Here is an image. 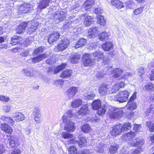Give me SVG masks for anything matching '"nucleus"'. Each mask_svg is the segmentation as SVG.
Segmentation results:
<instances>
[{"instance_id": "nucleus-1", "label": "nucleus", "mask_w": 154, "mask_h": 154, "mask_svg": "<svg viewBox=\"0 0 154 154\" xmlns=\"http://www.w3.org/2000/svg\"><path fill=\"white\" fill-rule=\"evenodd\" d=\"M103 59L104 64L108 62V59L106 60L103 53L97 51L93 53L84 54L82 57L83 65L85 66H90L94 64L96 61Z\"/></svg>"}, {"instance_id": "nucleus-2", "label": "nucleus", "mask_w": 154, "mask_h": 154, "mask_svg": "<svg viewBox=\"0 0 154 154\" xmlns=\"http://www.w3.org/2000/svg\"><path fill=\"white\" fill-rule=\"evenodd\" d=\"M135 133L132 132L125 134L122 137V139L124 140H128V143L130 146H137L139 147L143 144V141L134 137Z\"/></svg>"}, {"instance_id": "nucleus-3", "label": "nucleus", "mask_w": 154, "mask_h": 154, "mask_svg": "<svg viewBox=\"0 0 154 154\" xmlns=\"http://www.w3.org/2000/svg\"><path fill=\"white\" fill-rule=\"evenodd\" d=\"M129 92L126 90L120 91L117 93L114 97V99L120 103L127 101L128 100Z\"/></svg>"}, {"instance_id": "nucleus-4", "label": "nucleus", "mask_w": 154, "mask_h": 154, "mask_svg": "<svg viewBox=\"0 0 154 154\" xmlns=\"http://www.w3.org/2000/svg\"><path fill=\"white\" fill-rule=\"evenodd\" d=\"M123 111L120 109L111 108L108 111V114L111 119H119L122 116Z\"/></svg>"}, {"instance_id": "nucleus-5", "label": "nucleus", "mask_w": 154, "mask_h": 154, "mask_svg": "<svg viewBox=\"0 0 154 154\" xmlns=\"http://www.w3.org/2000/svg\"><path fill=\"white\" fill-rule=\"evenodd\" d=\"M69 44V41L67 38H63L55 47V49H56V51H62L68 48Z\"/></svg>"}, {"instance_id": "nucleus-6", "label": "nucleus", "mask_w": 154, "mask_h": 154, "mask_svg": "<svg viewBox=\"0 0 154 154\" xmlns=\"http://www.w3.org/2000/svg\"><path fill=\"white\" fill-rule=\"evenodd\" d=\"M101 141L98 140L94 145L95 150L100 154L104 152L105 150L107 149V145L101 144Z\"/></svg>"}, {"instance_id": "nucleus-7", "label": "nucleus", "mask_w": 154, "mask_h": 154, "mask_svg": "<svg viewBox=\"0 0 154 154\" xmlns=\"http://www.w3.org/2000/svg\"><path fill=\"white\" fill-rule=\"evenodd\" d=\"M63 137L65 139H69L67 142V143H66L65 144H75L77 142V140L75 139L76 138L74 137L73 135L67 132H63L61 134Z\"/></svg>"}, {"instance_id": "nucleus-8", "label": "nucleus", "mask_w": 154, "mask_h": 154, "mask_svg": "<svg viewBox=\"0 0 154 154\" xmlns=\"http://www.w3.org/2000/svg\"><path fill=\"white\" fill-rule=\"evenodd\" d=\"M66 15L67 14L65 11H57L54 16V20L57 23H59L65 20Z\"/></svg>"}, {"instance_id": "nucleus-9", "label": "nucleus", "mask_w": 154, "mask_h": 154, "mask_svg": "<svg viewBox=\"0 0 154 154\" xmlns=\"http://www.w3.org/2000/svg\"><path fill=\"white\" fill-rule=\"evenodd\" d=\"M60 33L57 31H54L48 35V42L51 44L56 42L59 38Z\"/></svg>"}, {"instance_id": "nucleus-10", "label": "nucleus", "mask_w": 154, "mask_h": 154, "mask_svg": "<svg viewBox=\"0 0 154 154\" xmlns=\"http://www.w3.org/2000/svg\"><path fill=\"white\" fill-rule=\"evenodd\" d=\"M99 93L100 96H105L108 93L109 87L106 83H103L99 87Z\"/></svg>"}, {"instance_id": "nucleus-11", "label": "nucleus", "mask_w": 154, "mask_h": 154, "mask_svg": "<svg viewBox=\"0 0 154 154\" xmlns=\"http://www.w3.org/2000/svg\"><path fill=\"white\" fill-rule=\"evenodd\" d=\"M121 128V125L120 124L116 125L113 126L110 132L111 135L115 137L122 133Z\"/></svg>"}, {"instance_id": "nucleus-12", "label": "nucleus", "mask_w": 154, "mask_h": 154, "mask_svg": "<svg viewBox=\"0 0 154 154\" xmlns=\"http://www.w3.org/2000/svg\"><path fill=\"white\" fill-rule=\"evenodd\" d=\"M82 18L84 19L83 24L85 26H89L92 24L94 22L93 19L91 17L87 14H85L82 16L81 19Z\"/></svg>"}, {"instance_id": "nucleus-13", "label": "nucleus", "mask_w": 154, "mask_h": 154, "mask_svg": "<svg viewBox=\"0 0 154 154\" xmlns=\"http://www.w3.org/2000/svg\"><path fill=\"white\" fill-rule=\"evenodd\" d=\"M66 66V63H63L57 67H55L49 68L48 69V72H51L53 74H55L59 72L60 70L63 69L65 68Z\"/></svg>"}, {"instance_id": "nucleus-14", "label": "nucleus", "mask_w": 154, "mask_h": 154, "mask_svg": "<svg viewBox=\"0 0 154 154\" xmlns=\"http://www.w3.org/2000/svg\"><path fill=\"white\" fill-rule=\"evenodd\" d=\"M108 71L112 74V76L114 78H117L119 77L122 73L123 70L120 69H113L112 68H109L108 69Z\"/></svg>"}, {"instance_id": "nucleus-15", "label": "nucleus", "mask_w": 154, "mask_h": 154, "mask_svg": "<svg viewBox=\"0 0 154 154\" xmlns=\"http://www.w3.org/2000/svg\"><path fill=\"white\" fill-rule=\"evenodd\" d=\"M78 90V88L76 87H71L67 90V97L68 99L72 98L76 94Z\"/></svg>"}, {"instance_id": "nucleus-16", "label": "nucleus", "mask_w": 154, "mask_h": 154, "mask_svg": "<svg viewBox=\"0 0 154 154\" xmlns=\"http://www.w3.org/2000/svg\"><path fill=\"white\" fill-rule=\"evenodd\" d=\"M99 28L96 26H94L88 30V37L91 38L97 35L100 31Z\"/></svg>"}, {"instance_id": "nucleus-17", "label": "nucleus", "mask_w": 154, "mask_h": 154, "mask_svg": "<svg viewBox=\"0 0 154 154\" xmlns=\"http://www.w3.org/2000/svg\"><path fill=\"white\" fill-rule=\"evenodd\" d=\"M37 72L36 70L30 71L28 69H23L22 71V73L23 74L26 76L30 77H33L36 76V74Z\"/></svg>"}, {"instance_id": "nucleus-18", "label": "nucleus", "mask_w": 154, "mask_h": 154, "mask_svg": "<svg viewBox=\"0 0 154 154\" xmlns=\"http://www.w3.org/2000/svg\"><path fill=\"white\" fill-rule=\"evenodd\" d=\"M27 26L28 27L26 29V32L30 34L34 32L37 29V24L34 23H29L27 24Z\"/></svg>"}, {"instance_id": "nucleus-19", "label": "nucleus", "mask_w": 154, "mask_h": 154, "mask_svg": "<svg viewBox=\"0 0 154 154\" xmlns=\"http://www.w3.org/2000/svg\"><path fill=\"white\" fill-rule=\"evenodd\" d=\"M12 117L16 122L24 120L25 118L24 115L20 112H17L14 113L12 115Z\"/></svg>"}, {"instance_id": "nucleus-20", "label": "nucleus", "mask_w": 154, "mask_h": 154, "mask_svg": "<svg viewBox=\"0 0 154 154\" xmlns=\"http://www.w3.org/2000/svg\"><path fill=\"white\" fill-rule=\"evenodd\" d=\"M75 128L74 123L72 122H69L65 123L64 130L70 132H72L75 131Z\"/></svg>"}, {"instance_id": "nucleus-21", "label": "nucleus", "mask_w": 154, "mask_h": 154, "mask_svg": "<svg viewBox=\"0 0 154 154\" xmlns=\"http://www.w3.org/2000/svg\"><path fill=\"white\" fill-rule=\"evenodd\" d=\"M94 3V1L93 0H87L83 5V8L86 11H88L93 6Z\"/></svg>"}, {"instance_id": "nucleus-22", "label": "nucleus", "mask_w": 154, "mask_h": 154, "mask_svg": "<svg viewBox=\"0 0 154 154\" xmlns=\"http://www.w3.org/2000/svg\"><path fill=\"white\" fill-rule=\"evenodd\" d=\"M72 74V71L71 70L66 69L62 72L60 74V77L62 78H68Z\"/></svg>"}, {"instance_id": "nucleus-23", "label": "nucleus", "mask_w": 154, "mask_h": 154, "mask_svg": "<svg viewBox=\"0 0 154 154\" xmlns=\"http://www.w3.org/2000/svg\"><path fill=\"white\" fill-rule=\"evenodd\" d=\"M30 9L29 4H26L21 5L19 8V12L21 14L26 13L29 11Z\"/></svg>"}, {"instance_id": "nucleus-24", "label": "nucleus", "mask_w": 154, "mask_h": 154, "mask_svg": "<svg viewBox=\"0 0 154 154\" xmlns=\"http://www.w3.org/2000/svg\"><path fill=\"white\" fill-rule=\"evenodd\" d=\"M50 2V0H40L38 3V8L40 9L46 8L49 6Z\"/></svg>"}, {"instance_id": "nucleus-25", "label": "nucleus", "mask_w": 154, "mask_h": 154, "mask_svg": "<svg viewBox=\"0 0 154 154\" xmlns=\"http://www.w3.org/2000/svg\"><path fill=\"white\" fill-rule=\"evenodd\" d=\"M1 126L2 130L6 133L11 134L13 130L11 128L7 123H4L2 124Z\"/></svg>"}, {"instance_id": "nucleus-26", "label": "nucleus", "mask_w": 154, "mask_h": 154, "mask_svg": "<svg viewBox=\"0 0 154 154\" xmlns=\"http://www.w3.org/2000/svg\"><path fill=\"white\" fill-rule=\"evenodd\" d=\"M110 3L112 5L118 8H122L124 6L123 4L118 0H111Z\"/></svg>"}, {"instance_id": "nucleus-27", "label": "nucleus", "mask_w": 154, "mask_h": 154, "mask_svg": "<svg viewBox=\"0 0 154 154\" xmlns=\"http://www.w3.org/2000/svg\"><path fill=\"white\" fill-rule=\"evenodd\" d=\"M19 143L17 137H11L9 140V145L11 147H15L16 145H18Z\"/></svg>"}, {"instance_id": "nucleus-28", "label": "nucleus", "mask_w": 154, "mask_h": 154, "mask_svg": "<svg viewBox=\"0 0 154 154\" xmlns=\"http://www.w3.org/2000/svg\"><path fill=\"white\" fill-rule=\"evenodd\" d=\"M27 23H21L17 28L16 32L18 34H20L23 32L26 27Z\"/></svg>"}, {"instance_id": "nucleus-29", "label": "nucleus", "mask_w": 154, "mask_h": 154, "mask_svg": "<svg viewBox=\"0 0 154 154\" xmlns=\"http://www.w3.org/2000/svg\"><path fill=\"white\" fill-rule=\"evenodd\" d=\"M118 149V146L115 143L111 144L109 146V152L111 154L116 153Z\"/></svg>"}, {"instance_id": "nucleus-30", "label": "nucleus", "mask_w": 154, "mask_h": 154, "mask_svg": "<svg viewBox=\"0 0 154 154\" xmlns=\"http://www.w3.org/2000/svg\"><path fill=\"white\" fill-rule=\"evenodd\" d=\"M88 112V106L86 105H84L79 110L78 113L80 115L83 116L84 115L87 114Z\"/></svg>"}, {"instance_id": "nucleus-31", "label": "nucleus", "mask_w": 154, "mask_h": 154, "mask_svg": "<svg viewBox=\"0 0 154 154\" xmlns=\"http://www.w3.org/2000/svg\"><path fill=\"white\" fill-rule=\"evenodd\" d=\"M126 107L127 109L133 110L136 108L137 105L133 101H128Z\"/></svg>"}, {"instance_id": "nucleus-32", "label": "nucleus", "mask_w": 154, "mask_h": 154, "mask_svg": "<svg viewBox=\"0 0 154 154\" xmlns=\"http://www.w3.org/2000/svg\"><path fill=\"white\" fill-rule=\"evenodd\" d=\"M47 57L45 54H44L40 56L32 58L31 59L32 62L34 63L40 62L42 60L44 59Z\"/></svg>"}, {"instance_id": "nucleus-33", "label": "nucleus", "mask_w": 154, "mask_h": 154, "mask_svg": "<svg viewBox=\"0 0 154 154\" xmlns=\"http://www.w3.org/2000/svg\"><path fill=\"white\" fill-rule=\"evenodd\" d=\"M86 41L85 39L81 38L77 41L74 47L75 48L81 47L85 45Z\"/></svg>"}, {"instance_id": "nucleus-34", "label": "nucleus", "mask_w": 154, "mask_h": 154, "mask_svg": "<svg viewBox=\"0 0 154 154\" xmlns=\"http://www.w3.org/2000/svg\"><path fill=\"white\" fill-rule=\"evenodd\" d=\"M102 47L104 51H108L113 48V45L111 42H107L103 44Z\"/></svg>"}, {"instance_id": "nucleus-35", "label": "nucleus", "mask_w": 154, "mask_h": 154, "mask_svg": "<svg viewBox=\"0 0 154 154\" xmlns=\"http://www.w3.org/2000/svg\"><path fill=\"white\" fill-rule=\"evenodd\" d=\"M82 100L78 99H75L71 103V106L74 108L78 107L80 106L82 104Z\"/></svg>"}, {"instance_id": "nucleus-36", "label": "nucleus", "mask_w": 154, "mask_h": 154, "mask_svg": "<svg viewBox=\"0 0 154 154\" xmlns=\"http://www.w3.org/2000/svg\"><path fill=\"white\" fill-rule=\"evenodd\" d=\"M80 58L79 55L75 54L73 56H70L69 58L70 62L73 64L77 63Z\"/></svg>"}, {"instance_id": "nucleus-37", "label": "nucleus", "mask_w": 154, "mask_h": 154, "mask_svg": "<svg viewBox=\"0 0 154 154\" xmlns=\"http://www.w3.org/2000/svg\"><path fill=\"white\" fill-rule=\"evenodd\" d=\"M98 109V114L100 116H102L105 114L107 109V107L106 105L104 104L102 106L100 107Z\"/></svg>"}, {"instance_id": "nucleus-38", "label": "nucleus", "mask_w": 154, "mask_h": 154, "mask_svg": "<svg viewBox=\"0 0 154 154\" xmlns=\"http://www.w3.org/2000/svg\"><path fill=\"white\" fill-rule=\"evenodd\" d=\"M22 39L21 38L17 36H14L11 38V41L10 43L12 45H16L20 42Z\"/></svg>"}, {"instance_id": "nucleus-39", "label": "nucleus", "mask_w": 154, "mask_h": 154, "mask_svg": "<svg viewBox=\"0 0 154 154\" xmlns=\"http://www.w3.org/2000/svg\"><path fill=\"white\" fill-rule=\"evenodd\" d=\"M121 129L122 133L126 132L131 129V124L129 122H126L122 126L121 125Z\"/></svg>"}, {"instance_id": "nucleus-40", "label": "nucleus", "mask_w": 154, "mask_h": 154, "mask_svg": "<svg viewBox=\"0 0 154 154\" xmlns=\"http://www.w3.org/2000/svg\"><path fill=\"white\" fill-rule=\"evenodd\" d=\"M101 102L99 100H94L92 102V108L95 110L98 109L101 106Z\"/></svg>"}, {"instance_id": "nucleus-41", "label": "nucleus", "mask_w": 154, "mask_h": 154, "mask_svg": "<svg viewBox=\"0 0 154 154\" xmlns=\"http://www.w3.org/2000/svg\"><path fill=\"white\" fill-rule=\"evenodd\" d=\"M143 88L148 91H152L154 89V85L150 83L146 84L144 85Z\"/></svg>"}, {"instance_id": "nucleus-42", "label": "nucleus", "mask_w": 154, "mask_h": 154, "mask_svg": "<svg viewBox=\"0 0 154 154\" xmlns=\"http://www.w3.org/2000/svg\"><path fill=\"white\" fill-rule=\"evenodd\" d=\"M109 34L107 32H104L100 34L99 35V39L101 41L107 39L108 37L109 36Z\"/></svg>"}, {"instance_id": "nucleus-43", "label": "nucleus", "mask_w": 154, "mask_h": 154, "mask_svg": "<svg viewBox=\"0 0 154 154\" xmlns=\"http://www.w3.org/2000/svg\"><path fill=\"white\" fill-rule=\"evenodd\" d=\"M97 23L100 25L104 26L106 24V20L104 19L103 16L100 15L97 16Z\"/></svg>"}, {"instance_id": "nucleus-44", "label": "nucleus", "mask_w": 154, "mask_h": 154, "mask_svg": "<svg viewBox=\"0 0 154 154\" xmlns=\"http://www.w3.org/2000/svg\"><path fill=\"white\" fill-rule=\"evenodd\" d=\"M0 119L5 122H8L10 124H13V123L14 122L12 118L11 117L2 116Z\"/></svg>"}, {"instance_id": "nucleus-45", "label": "nucleus", "mask_w": 154, "mask_h": 154, "mask_svg": "<svg viewBox=\"0 0 154 154\" xmlns=\"http://www.w3.org/2000/svg\"><path fill=\"white\" fill-rule=\"evenodd\" d=\"M87 143L86 138L85 137H83L80 138V141L78 142V144L80 147H83L86 145Z\"/></svg>"}, {"instance_id": "nucleus-46", "label": "nucleus", "mask_w": 154, "mask_h": 154, "mask_svg": "<svg viewBox=\"0 0 154 154\" xmlns=\"http://www.w3.org/2000/svg\"><path fill=\"white\" fill-rule=\"evenodd\" d=\"M125 5L127 8L133 9L135 4L133 1L130 0L125 2Z\"/></svg>"}, {"instance_id": "nucleus-47", "label": "nucleus", "mask_w": 154, "mask_h": 154, "mask_svg": "<svg viewBox=\"0 0 154 154\" xmlns=\"http://www.w3.org/2000/svg\"><path fill=\"white\" fill-rule=\"evenodd\" d=\"M81 129L82 131L85 133H88L91 130V128L88 124H84L81 127Z\"/></svg>"}, {"instance_id": "nucleus-48", "label": "nucleus", "mask_w": 154, "mask_h": 154, "mask_svg": "<svg viewBox=\"0 0 154 154\" xmlns=\"http://www.w3.org/2000/svg\"><path fill=\"white\" fill-rule=\"evenodd\" d=\"M44 49V48L43 47H41L36 48L34 50V52L33 54V56H34L42 53L43 52Z\"/></svg>"}, {"instance_id": "nucleus-49", "label": "nucleus", "mask_w": 154, "mask_h": 154, "mask_svg": "<svg viewBox=\"0 0 154 154\" xmlns=\"http://www.w3.org/2000/svg\"><path fill=\"white\" fill-rule=\"evenodd\" d=\"M95 96V95L93 93L91 94H85L84 96V99L86 100H92Z\"/></svg>"}, {"instance_id": "nucleus-50", "label": "nucleus", "mask_w": 154, "mask_h": 154, "mask_svg": "<svg viewBox=\"0 0 154 154\" xmlns=\"http://www.w3.org/2000/svg\"><path fill=\"white\" fill-rule=\"evenodd\" d=\"M69 154H76L77 152L76 148L74 146H72L68 149Z\"/></svg>"}, {"instance_id": "nucleus-51", "label": "nucleus", "mask_w": 154, "mask_h": 154, "mask_svg": "<svg viewBox=\"0 0 154 154\" xmlns=\"http://www.w3.org/2000/svg\"><path fill=\"white\" fill-rule=\"evenodd\" d=\"M125 79H120L119 82L116 83L117 85L120 88L125 86Z\"/></svg>"}, {"instance_id": "nucleus-52", "label": "nucleus", "mask_w": 154, "mask_h": 154, "mask_svg": "<svg viewBox=\"0 0 154 154\" xmlns=\"http://www.w3.org/2000/svg\"><path fill=\"white\" fill-rule=\"evenodd\" d=\"M106 74L107 72L106 71H102L96 74V77L99 78H102L104 77Z\"/></svg>"}, {"instance_id": "nucleus-53", "label": "nucleus", "mask_w": 154, "mask_h": 154, "mask_svg": "<svg viewBox=\"0 0 154 154\" xmlns=\"http://www.w3.org/2000/svg\"><path fill=\"white\" fill-rule=\"evenodd\" d=\"M143 7H140L133 11V13L135 15H137L141 13L143 11Z\"/></svg>"}, {"instance_id": "nucleus-54", "label": "nucleus", "mask_w": 154, "mask_h": 154, "mask_svg": "<svg viewBox=\"0 0 154 154\" xmlns=\"http://www.w3.org/2000/svg\"><path fill=\"white\" fill-rule=\"evenodd\" d=\"M93 152V150L91 149H85L81 151L79 154H91Z\"/></svg>"}, {"instance_id": "nucleus-55", "label": "nucleus", "mask_w": 154, "mask_h": 154, "mask_svg": "<svg viewBox=\"0 0 154 154\" xmlns=\"http://www.w3.org/2000/svg\"><path fill=\"white\" fill-rule=\"evenodd\" d=\"M10 99L9 97L3 95L0 96V100L5 102H7L9 101Z\"/></svg>"}, {"instance_id": "nucleus-56", "label": "nucleus", "mask_w": 154, "mask_h": 154, "mask_svg": "<svg viewBox=\"0 0 154 154\" xmlns=\"http://www.w3.org/2000/svg\"><path fill=\"white\" fill-rule=\"evenodd\" d=\"M32 112L34 115H40V112L38 108L36 107H34L33 110Z\"/></svg>"}, {"instance_id": "nucleus-57", "label": "nucleus", "mask_w": 154, "mask_h": 154, "mask_svg": "<svg viewBox=\"0 0 154 154\" xmlns=\"http://www.w3.org/2000/svg\"><path fill=\"white\" fill-rule=\"evenodd\" d=\"M120 89L119 87L117 85V84H116L112 86L111 90V93H114L116 92L118 90Z\"/></svg>"}, {"instance_id": "nucleus-58", "label": "nucleus", "mask_w": 154, "mask_h": 154, "mask_svg": "<svg viewBox=\"0 0 154 154\" xmlns=\"http://www.w3.org/2000/svg\"><path fill=\"white\" fill-rule=\"evenodd\" d=\"M64 114L66 115L68 118L71 117L75 116V114L72 112V111L70 110H68Z\"/></svg>"}, {"instance_id": "nucleus-59", "label": "nucleus", "mask_w": 154, "mask_h": 154, "mask_svg": "<svg viewBox=\"0 0 154 154\" xmlns=\"http://www.w3.org/2000/svg\"><path fill=\"white\" fill-rule=\"evenodd\" d=\"M64 80L63 79H59L56 81L55 82V84L56 85L62 86L63 84Z\"/></svg>"}, {"instance_id": "nucleus-60", "label": "nucleus", "mask_w": 154, "mask_h": 154, "mask_svg": "<svg viewBox=\"0 0 154 154\" xmlns=\"http://www.w3.org/2000/svg\"><path fill=\"white\" fill-rule=\"evenodd\" d=\"M62 119L63 122L65 123L69 122H70V121H69V118L65 114L62 116Z\"/></svg>"}, {"instance_id": "nucleus-61", "label": "nucleus", "mask_w": 154, "mask_h": 154, "mask_svg": "<svg viewBox=\"0 0 154 154\" xmlns=\"http://www.w3.org/2000/svg\"><path fill=\"white\" fill-rule=\"evenodd\" d=\"M29 54V51L28 50H24L20 53V55L22 57H26Z\"/></svg>"}, {"instance_id": "nucleus-62", "label": "nucleus", "mask_w": 154, "mask_h": 154, "mask_svg": "<svg viewBox=\"0 0 154 154\" xmlns=\"http://www.w3.org/2000/svg\"><path fill=\"white\" fill-rule=\"evenodd\" d=\"M95 13L96 14H100L103 12V10L101 8L98 7L94 9Z\"/></svg>"}, {"instance_id": "nucleus-63", "label": "nucleus", "mask_w": 154, "mask_h": 154, "mask_svg": "<svg viewBox=\"0 0 154 154\" xmlns=\"http://www.w3.org/2000/svg\"><path fill=\"white\" fill-rule=\"evenodd\" d=\"M144 68L141 67L138 69V74L140 76H141L144 73Z\"/></svg>"}, {"instance_id": "nucleus-64", "label": "nucleus", "mask_w": 154, "mask_h": 154, "mask_svg": "<svg viewBox=\"0 0 154 154\" xmlns=\"http://www.w3.org/2000/svg\"><path fill=\"white\" fill-rule=\"evenodd\" d=\"M141 129V125H135L134 127V130L137 132L140 131Z\"/></svg>"}]
</instances>
